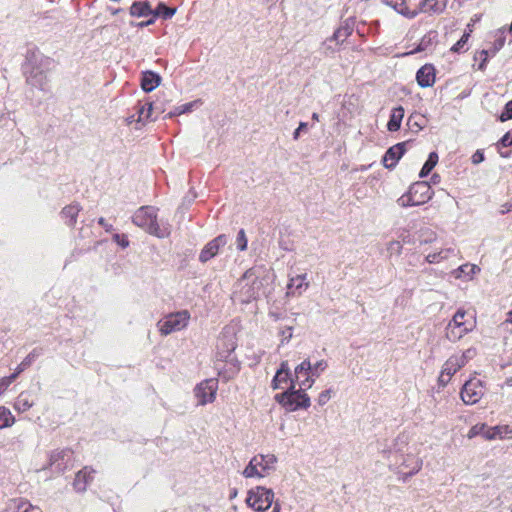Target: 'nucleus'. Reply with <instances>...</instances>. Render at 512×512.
<instances>
[{
    "label": "nucleus",
    "mask_w": 512,
    "mask_h": 512,
    "mask_svg": "<svg viewBox=\"0 0 512 512\" xmlns=\"http://www.w3.org/2000/svg\"><path fill=\"white\" fill-rule=\"evenodd\" d=\"M132 221L139 228L158 238H165L170 234L169 226L158 222L157 210L152 206L139 208L134 213Z\"/></svg>",
    "instance_id": "1"
},
{
    "label": "nucleus",
    "mask_w": 512,
    "mask_h": 512,
    "mask_svg": "<svg viewBox=\"0 0 512 512\" xmlns=\"http://www.w3.org/2000/svg\"><path fill=\"white\" fill-rule=\"evenodd\" d=\"M305 387H296V384L291 382V386L281 393L274 396L275 401L280 404L286 411L294 412L299 409H307L311 405V400L306 393Z\"/></svg>",
    "instance_id": "2"
},
{
    "label": "nucleus",
    "mask_w": 512,
    "mask_h": 512,
    "mask_svg": "<svg viewBox=\"0 0 512 512\" xmlns=\"http://www.w3.org/2000/svg\"><path fill=\"white\" fill-rule=\"evenodd\" d=\"M262 283L254 269H248L237 281L233 291V298L241 303H249L256 299Z\"/></svg>",
    "instance_id": "3"
},
{
    "label": "nucleus",
    "mask_w": 512,
    "mask_h": 512,
    "mask_svg": "<svg viewBox=\"0 0 512 512\" xmlns=\"http://www.w3.org/2000/svg\"><path fill=\"white\" fill-rule=\"evenodd\" d=\"M277 457L272 454H257L243 470L245 478H265L276 470Z\"/></svg>",
    "instance_id": "4"
},
{
    "label": "nucleus",
    "mask_w": 512,
    "mask_h": 512,
    "mask_svg": "<svg viewBox=\"0 0 512 512\" xmlns=\"http://www.w3.org/2000/svg\"><path fill=\"white\" fill-rule=\"evenodd\" d=\"M475 326V317L472 314L459 309L446 327V337L450 341H458L467 333L471 332Z\"/></svg>",
    "instance_id": "5"
},
{
    "label": "nucleus",
    "mask_w": 512,
    "mask_h": 512,
    "mask_svg": "<svg viewBox=\"0 0 512 512\" xmlns=\"http://www.w3.org/2000/svg\"><path fill=\"white\" fill-rule=\"evenodd\" d=\"M328 368V362L325 359L311 363L309 359H305L294 369V374L301 387L311 388L316 378Z\"/></svg>",
    "instance_id": "6"
},
{
    "label": "nucleus",
    "mask_w": 512,
    "mask_h": 512,
    "mask_svg": "<svg viewBox=\"0 0 512 512\" xmlns=\"http://www.w3.org/2000/svg\"><path fill=\"white\" fill-rule=\"evenodd\" d=\"M432 196L433 190L427 182H416L398 199V204L402 207L419 206L428 202Z\"/></svg>",
    "instance_id": "7"
},
{
    "label": "nucleus",
    "mask_w": 512,
    "mask_h": 512,
    "mask_svg": "<svg viewBox=\"0 0 512 512\" xmlns=\"http://www.w3.org/2000/svg\"><path fill=\"white\" fill-rule=\"evenodd\" d=\"M190 317L188 310L170 313L157 323L158 330L165 336L173 332L181 331L188 326Z\"/></svg>",
    "instance_id": "8"
},
{
    "label": "nucleus",
    "mask_w": 512,
    "mask_h": 512,
    "mask_svg": "<svg viewBox=\"0 0 512 512\" xmlns=\"http://www.w3.org/2000/svg\"><path fill=\"white\" fill-rule=\"evenodd\" d=\"M274 502V492L263 486L252 488L247 493L246 503L255 511L263 512Z\"/></svg>",
    "instance_id": "9"
},
{
    "label": "nucleus",
    "mask_w": 512,
    "mask_h": 512,
    "mask_svg": "<svg viewBox=\"0 0 512 512\" xmlns=\"http://www.w3.org/2000/svg\"><path fill=\"white\" fill-rule=\"evenodd\" d=\"M395 464L398 474L402 476L403 480H406L421 470L423 461L417 453L407 452L399 455Z\"/></svg>",
    "instance_id": "10"
},
{
    "label": "nucleus",
    "mask_w": 512,
    "mask_h": 512,
    "mask_svg": "<svg viewBox=\"0 0 512 512\" xmlns=\"http://www.w3.org/2000/svg\"><path fill=\"white\" fill-rule=\"evenodd\" d=\"M485 394V385L477 377H471L467 380L460 391V397L464 404L474 405L478 403Z\"/></svg>",
    "instance_id": "11"
},
{
    "label": "nucleus",
    "mask_w": 512,
    "mask_h": 512,
    "mask_svg": "<svg viewBox=\"0 0 512 512\" xmlns=\"http://www.w3.org/2000/svg\"><path fill=\"white\" fill-rule=\"evenodd\" d=\"M218 391V380L215 378L205 379L196 385L194 388V395L197 399V404L204 406L213 403L216 399Z\"/></svg>",
    "instance_id": "12"
},
{
    "label": "nucleus",
    "mask_w": 512,
    "mask_h": 512,
    "mask_svg": "<svg viewBox=\"0 0 512 512\" xmlns=\"http://www.w3.org/2000/svg\"><path fill=\"white\" fill-rule=\"evenodd\" d=\"M463 357H458L456 354L451 355L442 365L440 374L438 376V385L445 387L451 381L452 377L462 368Z\"/></svg>",
    "instance_id": "13"
},
{
    "label": "nucleus",
    "mask_w": 512,
    "mask_h": 512,
    "mask_svg": "<svg viewBox=\"0 0 512 512\" xmlns=\"http://www.w3.org/2000/svg\"><path fill=\"white\" fill-rule=\"evenodd\" d=\"M291 382L293 384H296V382H298V380L296 379L295 375H294V377H292L288 362L283 361V362H281L280 367L278 368V370L276 371V374L274 375V377L272 379L271 387L274 390L281 389V390L285 391L287 389V387L291 386Z\"/></svg>",
    "instance_id": "14"
},
{
    "label": "nucleus",
    "mask_w": 512,
    "mask_h": 512,
    "mask_svg": "<svg viewBox=\"0 0 512 512\" xmlns=\"http://www.w3.org/2000/svg\"><path fill=\"white\" fill-rule=\"evenodd\" d=\"M228 243V237L225 234H221L211 241H209L201 250L199 254V261L206 263L214 258L220 250Z\"/></svg>",
    "instance_id": "15"
},
{
    "label": "nucleus",
    "mask_w": 512,
    "mask_h": 512,
    "mask_svg": "<svg viewBox=\"0 0 512 512\" xmlns=\"http://www.w3.org/2000/svg\"><path fill=\"white\" fill-rule=\"evenodd\" d=\"M309 285L306 273L290 277L286 294L287 296H300L309 288Z\"/></svg>",
    "instance_id": "16"
},
{
    "label": "nucleus",
    "mask_w": 512,
    "mask_h": 512,
    "mask_svg": "<svg viewBox=\"0 0 512 512\" xmlns=\"http://www.w3.org/2000/svg\"><path fill=\"white\" fill-rule=\"evenodd\" d=\"M405 144L398 143L390 147L383 156L382 162L386 168L392 169L405 152Z\"/></svg>",
    "instance_id": "17"
},
{
    "label": "nucleus",
    "mask_w": 512,
    "mask_h": 512,
    "mask_svg": "<svg viewBox=\"0 0 512 512\" xmlns=\"http://www.w3.org/2000/svg\"><path fill=\"white\" fill-rule=\"evenodd\" d=\"M435 68L431 64H425L416 73V80L420 87H431L435 83Z\"/></svg>",
    "instance_id": "18"
},
{
    "label": "nucleus",
    "mask_w": 512,
    "mask_h": 512,
    "mask_svg": "<svg viewBox=\"0 0 512 512\" xmlns=\"http://www.w3.org/2000/svg\"><path fill=\"white\" fill-rule=\"evenodd\" d=\"M512 438V426L509 425H497L494 427L487 426L485 432V439L488 441L492 440H504Z\"/></svg>",
    "instance_id": "19"
},
{
    "label": "nucleus",
    "mask_w": 512,
    "mask_h": 512,
    "mask_svg": "<svg viewBox=\"0 0 512 512\" xmlns=\"http://www.w3.org/2000/svg\"><path fill=\"white\" fill-rule=\"evenodd\" d=\"M446 8V3H441L438 0H423L419 3L418 9L414 11H418V14H441L444 12Z\"/></svg>",
    "instance_id": "20"
},
{
    "label": "nucleus",
    "mask_w": 512,
    "mask_h": 512,
    "mask_svg": "<svg viewBox=\"0 0 512 512\" xmlns=\"http://www.w3.org/2000/svg\"><path fill=\"white\" fill-rule=\"evenodd\" d=\"M95 471L92 468L85 467L81 471H79L76 474L75 480H74V488L79 491L83 492L86 490L87 485L90 483V481L93 479Z\"/></svg>",
    "instance_id": "21"
},
{
    "label": "nucleus",
    "mask_w": 512,
    "mask_h": 512,
    "mask_svg": "<svg viewBox=\"0 0 512 512\" xmlns=\"http://www.w3.org/2000/svg\"><path fill=\"white\" fill-rule=\"evenodd\" d=\"M161 82V77L152 71L143 72L141 78V87L145 92H151L156 89Z\"/></svg>",
    "instance_id": "22"
},
{
    "label": "nucleus",
    "mask_w": 512,
    "mask_h": 512,
    "mask_svg": "<svg viewBox=\"0 0 512 512\" xmlns=\"http://www.w3.org/2000/svg\"><path fill=\"white\" fill-rule=\"evenodd\" d=\"M153 104L151 102H138L135 106V113L137 114V124L143 126L152 115Z\"/></svg>",
    "instance_id": "23"
},
{
    "label": "nucleus",
    "mask_w": 512,
    "mask_h": 512,
    "mask_svg": "<svg viewBox=\"0 0 512 512\" xmlns=\"http://www.w3.org/2000/svg\"><path fill=\"white\" fill-rule=\"evenodd\" d=\"M478 272H480V268L477 265L466 263L454 270L453 275L457 279L471 280Z\"/></svg>",
    "instance_id": "24"
},
{
    "label": "nucleus",
    "mask_w": 512,
    "mask_h": 512,
    "mask_svg": "<svg viewBox=\"0 0 512 512\" xmlns=\"http://www.w3.org/2000/svg\"><path fill=\"white\" fill-rule=\"evenodd\" d=\"M404 108L398 106L392 109L390 119L387 123V129L390 132L398 131L401 127V122L404 118Z\"/></svg>",
    "instance_id": "25"
},
{
    "label": "nucleus",
    "mask_w": 512,
    "mask_h": 512,
    "mask_svg": "<svg viewBox=\"0 0 512 512\" xmlns=\"http://www.w3.org/2000/svg\"><path fill=\"white\" fill-rule=\"evenodd\" d=\"M153 9L147 1H136L130 7V14L134 17H145L152 15Z\"/></svg>",
    "instance_id": "26"
},
{
    "label": "nucleus",
    "mask_w": 512,
    "mask_h": 512,
    "mask_svg": "<svg viewBox=\"0 0 512 512\" xmlns=\"http://www.w3.org/2000/svg\"><path fill=\"white\" fill-rule=\"evenodd\" d=\"M81 210L79 204H71L62 209V217L65 223L69 226H74L77 220V216Z\"/></svg>",
    "instance_id": "27"
},
{
    "label": "nucleus",
    "mask_w": 512,
    "mask_h": 512,
    "mask_svg": "<svg viewBox=\"0 0 512 512\" xmlns=\"http://www.w3.org/2000/svg\"><path fill=\"white\" fill-rule=\"evenodd\" d=\"M386 4L391 6L394 10H396L399 14L407 17V18H415L418 15V11L410 10L405 0H390L386 1Z\"/></svg>",
    "instance_id": "28"
},
{
    "label": "nucleus",
    "mask_w": 512,
    "mask_h": 512,
    "mask_svg": "<svg viewBox=\"0 0 512 512\" xmlns=\"http://www.w3.org/2000/svg\"><path fill=\"white\" fill-rule=\"evenodd\" d=\"M455 254V250L453 248H444L438 252L429 253L426 256V261L430 264H438L446 259H448L451 255Z\"/></svg>",
    "instance_id": "29"
},
{
    "label": "nucleus",
    "mask_w": 512,
    "mask_h": 512,
    "mask_svg": "<svg viewBox=\"0 0 512 512\" xmlns=\"http://www.w3.org/2000/svg\"><path fill=\"white\" fill-rule=\"evenodd\" d=\"M33 406V400L27 392H22L14 402V409L18 412H26Z\"/></svg>",
    "instance_id": "30"
},
{
    "label": "nucleus",
    "mask_w": 512,
    "mask_h": 512,
    "mask_svg": "<svg viewBox=\"0 0 512 512\" xmlns=\"http://www.w3.org/2000/svg\"><path fill=\"white\" fill-rule=\"evenodd\" d=\"M16 422L9 408L0 406V430L12 427Z\"/></svg>",
    "instance_id": "31"
},
{
    "label": "nucleus",
    "mask_w": 512,
    "mask_h": 512,
    "mask_svg": "<svg viewBox=\"0 0 512 512\" xmlns=\"http://www.w3.org/2000/svg\"><path fill=\"white\" fill-rule=\"evenodd\" d=\"M507 31L508 30L506 28H501L494 33V42L490 48L491 56H495L496 53L504 46Z\"/></svg>",
    "instance_id": "32"
},
{
    "label": "nucleus",
    "mask_w": 512,
    "mask_h": 512,
    "mask_svg": "<svg viewBox=\"0 0 512 512\" xmlns=\"http://www.w3.org/2000/svg\"><path fill=\"white\" fill-rule=\"evenodd\" d=\"M176 13V8L166 6L164 3H159L156 9H153L152 16L154 18L162 17L163 19H170Z\"/></svg>",
    "instance_id": "33"
},
{
    "label": "nucleus",
    "mask_w": 512,
    "mask_h": 512,
    "mask_svg": "<svg viewBox=\"0 0 512 512\" xmlns=\"http://www.w3.org/2000/svg\"><path fill=\"white\" fill-rule=\"evenodd\" d=\"M437 163H438V154L436 152H431L419 173V177L420 178L426 177L432 171V169L436 166Z\"/></svg>",
    "instance_id": "34"
},
{
    "label": "nucleus",
    "mask_w": 512,
    "mask_h": 512,
    "mask_svg": "<svg viewBox=\"0 0 512 512\" xmlns=\"http://www.w3.org/2000/svg\"><path fill=\"white\" fill-rule=\"evenodd\" d=\"M351 34L349 27L338 28L333 35L330 37V41H333L336 46H340Z\"/></svg>",
    "instance_id": "35"
},
{
    "label": "nucleus",
    "mask_w": 512,
    "mask_h": 512,
    "mask_svg": "<svg viewBox=\"0 0 512 512\" xmlns=\"http://www.w3.org/2000/svg\"><path fill=\"white\" fill-rule=\"evenodd\" d=\"M489 57H492L490 49H483V50L475 53L474 60L479 61V65H478L479 70L484 71L486 69V65H487Z\"/></svg>",
    "instance_id": "36"
},
{
    "label": "nucleus",
    "mask_w": 512,
    "mask_h": 512,
    "mask_svg": "<svg viewBox=\"0 0 512 512\" xmlns=\"http://www.w3.org/2000/svg\"><path fill=\"white\" fill-rule=\"evenodd\" d=\"M28 81L36 87H39L40 89H45V86L47 84V76L43 74L42 72H36L31 73L28 77Z\"/></svg>",
    "instance_id": "37"
},
{
    "label": "nucleus",
    "mask_w": 512,
    "mask_h": 512,
    "mask_svg": "<svg viewBox=\"0 0 512 512\" xmlns=\"http://www.w3.org/2000/svg\"><path fill=\"white\" fill-rule=\"evenodd\" d=\"M472 30L469 29L468 31H465L462 37L451 47V51L454 53H460L467 50L465 48V45L467 44Z\"/></svg>",
    "instance_id": "38"
},
{
    "label": "nucleus",
    "mask_w": 512,
    "mask_h": 512,
    "mask_svg": "<svg viewBox=\"0 0 512 512\" xmlns=\"http://www.w3.org/2000/svg\"><path fill=\"white\" fill-rule=\"evenodd\" d=\"M486 431H487V425L485 423H478L469 429V431L467 433V437L469 439H473L474 437H476L478 435H482L485 438Z\"/></svg>",
    "instance_id": "39"
},
{
    "label": "nucleus",
    "mask_w": 512,
    "mask_h": 512,
    "mask_svg": "<svg viewBox=\"0 0 512 512\" xmlns=\"http://www.w3.org/2000/svg\"><path fill=\"white\" fill-rule=\"evenodd\" d=\"M195 104H196V102H189V103L183 104L181 106L175 107L173 111L168 113L167 117L172 118L174 116L190 112V111H192Z\"/></svg>",
    "instance_id": "40"
},
{
    "label": "nucleus",
    "mask_w": 512,
    "mask_h": 512,
    "mask_svg": "<svg viewBox=\"0 0 512 512\" xmlns=\"http://www.w3.org/2000/svg\"><path fill=\"white\" fill-rule=\"evenodd\" d=\"M24 370L23 367L18 366L17 371L13 373L12 375L8 377H3L0 379V390H7V388L10 386V384L17 378L19 373H21Z\"/></svg>",
    "instance_id": "41"
},
{
    "label": "nucleus",
    "mask_w": 512,
    "mask_h": 512,
    "mask_svg": "<svg viewBox=\"0 0 512 512\" xmlns=\"http://www.w3.org/2000/svg\"><path fill=\"white\" fill-rule=\"evenodd\" d=\"M16 512H42L40 508L33 506L29 502L20 501L16 506Z\"/></svg>",
    "instance_id": "42"
},
{
    "label": "nucleus",
    "mask_w": 512,
    "mask_h": 512,
    "mask_svg": "<svg viewBox=\"0 0 512 512\" xmlns=\"http://www.w3.org/2000/svg\"><path fill=\"white\" fill-rule=\"evenodd\" d=\"M248 239L246 237L245 231L241 229L236 238V246L239 251H245L247 249Z\"/></svg>",
    "instance_id": "43"
},
{
    "label": "nucleus",
    "mask_w": 512,
    "mask_h": 512,
    "mask_svg": "<svg viewBox=\"0 0 512 512\" xmlns=\"http://www.w3.org/2000/svg\"><path fill=\"white\" fill-rule=\"evenodd\" d=\"M280 343L284 345L290 341L293 336V328L291 326H285L279 331Z\"/></svg>",
    "instance_id": "44"
},
{
    "label": "nucleus",
    "mask_w": 512,
    "mask_h": 512,
    "mask_svg": "<svg viewBox=\"0 0 512 512\" xmlns=\"http://www.w3.org/2000/svg\"><path fill=\"white\" fill-rule=\"evenodd\" d=\"M322 47L323 53L327 56L333 54L339 48V46H336V44L333 41H330V37L323 42Z\"/></svg>",
    "instance_id": "45"
},
{
    "label": "nucleus",
    "mask_w": 512,
    "mask_h": 512,
    "mask_svg": "<svg viewBox=\"0 0 512 512\" xmlns=\"http://www.w3.org/2000/svg\"><path fill=\"white\" fill-rule=\"evenodd\" d=\"M402 244L399 241H390L387 244V251L390 254L400 255L402 252Z\"/></svg>",
    "instance_id": "46"
},
{
    "label": "nucleus",
    "mask_w": 512,
    "mask_h": 512,
    "mask_svg": "<svg viewBox=\"0 0 512 512\" xmlns=\"http://www.w3.org/2000/svg\"><path fill=\"white\" fill-rule=\"evenodd\" d=\"M510 119H512V100L505 105V108L499 117L501 122H505Z\"/></svg>",
    "instance_id": "47"
},
{
    "label": "nucleus",
    "mask_w": 512,
    "mask_h": 512,
    "mask_svg": "<svg viewBox=\"0 0 512 512\" xmlns=\"http://www.w3.org/2000/svg\"><path fill=\"white\" fill-rule=\"evenodd\" d=\"M432 41L430 35L423 37L419 45L411 52L406 53L405 55L414 54L417 52L424 51L427 48V45Z\"/></svg>",
    "instance_id": "48"
},
{
    "label": "nucleus",
    "mask_w": 512,
    "mask_h": 512,
    "mask_svg": "<svg viewBox=\"0 0 512 512\" xmlns=\"http://www.w3.org/2000/svg\"><path fill=\"white\" fill-rule=\"evenodd\" d=\"M331 396H332V390L331 389H327V390H324L322 391L318 398H317V402L320 406H324L330 399H331Z\"/></svg>",
    "instance_id": "49"
},
{
    "label": "nucleus",
    "mask_w": 512,
    "mask_h": 512,
    "mask_svg": "<svg viewBox=\"0 0 512 512\" xmlns=\"http://www.w3.org/2000/svg\"><path fill=\"white\" fill-rule=\"evenodd\" d=\"M455 354L458 357H463V364L465 366L467 364V362L476 355V350L474 348H469L464 352L455 353Z\"/></svg>",
    "instance_id": "50"
},
{
    "label": "nucleus",
    "mask_w": 512,
    "mask_h": 512,
    "mask_svg": "<svg viewBox=\"0 0 512 512\" xmlns=\"http://www.w3.org/2000/svg\"><path fill=\"white\" fill-rule=\"evenodd\" d=\"M113 240L122 248H127L129 246V240L125 234L116 233L113 235Z\"/></svg>",
    "instance_id": "51"
},
{
    "label": "nucleus",
    "mask_w": 512,
    "mask_h": 512,
    "mask_svg": "<svg viewBox=\"0 0 512 512\" xmlns=\"http://www.w3.org/2000/svg\"><path fill=\"white\" fill-rule=\"evenodd\" d=\"M39 352L35 349L33 350L31 353H29L26 358L23 360V362L19 365L21 367H23L24 369L31 365L32 362L39 356Z\"/></svg>",
    "instance_id": "52"
},
{
    "label": "nucleus",
    "mask_w": 512,
    "mask_h": 512,
    "mask_svg": "<svg viewBox=\"0 0 512 512\" xmlns=\"http://www.w3.org/2000/svg\"><path fill=\"white\" fill-rule=\"evenodd\" d=\"M307 126H308V125H307V123H305V122H300V123H299L298 128H297V129L294 131V133H293V139H294V140H297V139L300 137V133H301V131L306 130V129H307Z\"/></svg>",
    "instance_id": "53"
},
{
    "label": "nucleus",
    "mask_w": 512,
    "mask_h": 512,
    "mask_svg": "<svg viewBox=\"0 0 512 512\" xmlns=\"http://www.w3.org/2000/svg\"><path fill=\"white\" fill-rule=\"evenodd\" d=\"M483 160H484V154H483V152H481L480 150H477V151L472 155V162H473L474 164H479V163H481Z\"/></svg>",
    "instance_id": "54"
},
{
    "label": "nucleus",
    "mask_w": 512,
    "mask_h": 512,
    "mask_svg": "<svg viewBox=\"0 0 512 512\" xmlns=\"http://www.w3.org/2000/svg\"><path fill=\"white\" fill-rule=\"evenodd\" d=\"M126 122L128 125L136 124V129H139L141 126L137 124V114L133 113L127 117Z\"/></svg>",
    "instance_id": "55"
},
{
    "label": "nucleus",
    "mask_w": 512,
    "mask_h": 512,
    "mask_svg": "<svg viewBox=\"0 0 512 512\" xmlns=\"http://www.w3.org/2000/svg\"><path fill=\"white\" fill-rule=\"evenodd\" d=\"M98 224L102 226L107 232H110L113 229V226L107 223L103 217L98 219Z\"/></svg>",
    "instance_id": "56"
},
{
    "label": "nucleus",
    "mask_w": 512,
    "mask_h": 512,
    "mask_svg": "<svg viewBox=\"0 0 512 512\" xmlns=\"http://www.w3.org/2000/svg\"><path fill=\"white\" fill-rule=\"evenodd\" d=\"M155 19L154 16H152L151 19L147 20V21H143V22H140L138 24V27H145V26H149V25H152L154 22H155Z\"/></svg>",
    "instance_id": "57"
},
{
    "label": "nucleus",
    "mask_w": 512,
    "mask_h": 512,
    "mask_svg": "<svg viewBox=\"0 0 512 512\" xmlns=\"http://www.w3.org/2000/svg\"><path fill=\"white\" fill-rule=\"evenodd\" d=\"M505 322L512 324V310L506 313Z\"/></svg>",
    "instance_id": "58"
},
{
    "label": "nucleus",
    "mask_w": 512,
    "mask_h": 512,
    "mask_svg": "<svg viewBox=\"0 0 512 512\" xmlns=\"http://www.w3.org/2000/svg\"><path fill=\"white\" fill-rule=\"evenodd\" d=\"M431 180H432V182H433L434 184H436V183L439 181V176H438V175H436V174H434V175L432 176Z\"/></svg>",
    "instance_id": "59"
},
{
    "label": "nucleus",
    "mask_w": 512,
    "mask_h": 512,
    "mask_svg": "<svg viewBox=\"0 0 512 512\" xmlns=\"http://www.w3.org/2000/svg\"><path fill=\"white\" fill-rule=\"evenodd\" d=\"M505 384L507 386H512V377L511 378H507L506 381H505Z\"/></svg>",
    "instance_id": "60"
},
{
    "label": "nucleus",
    "mask_w": 512,
    "mask_h": 512,
    "mask_svg": "<svg viewBox=\"0 0 512 512\" xmlns=\"http://www.w3.org/2000/svg\"><path fill=\"white\" fill-rule=\"evenodd\" d=\"M312 119H313L314 121H319V115H318V113H313V114H312Z\"/></svg>",
    "instance_id": "61"
},
{
    "label": "nucleus",
    "mask_w": 512,
    "mask_h": 512,
    "mask_svg": "<svg viewBox=\"0 0 512 512\" xmlns=\"http://www.w3.org/2000/svg\"><path fill=\"white\" fill-rule=\"evenodd\" d=\"M234 349H235V345H234V343H231V344H230V347L228 348V351H229V352H231V351H233Z\"/></svg>",
    "instance_id": "62"
},
{
    "label": "nucleus",
    "mask_w": 512,
    "mask_h": 512,
    "mask_svg": "<svg viewBox=\"0 0 512 512\" xmlns=\"http://www.w3.org/2000/svg\"><path fill=\"white\" fill-rule=\"evenodd\" d=\"M273 512H278V504L276 503L274 508H273Z\"/></svg>",
    "instance_id": "63"
},
{
    "label": "nucleus",
    "mask_w": 512,
    "mask_h": 512,
    "mask_svg": "<svg viewBox=\"0 0 512 512\" xmlns=\"http://www.w3.org/2000/svg\"><path fill=\"white\" fill-rule=\"evenodd\" d=\"M500 155H501V157H508V154H504L502 152H500Z\"/></svg>",
    "instance_id": "64"
}]
</instances>
